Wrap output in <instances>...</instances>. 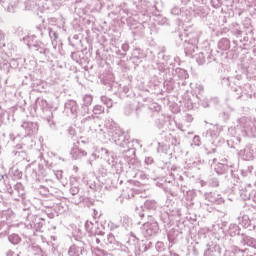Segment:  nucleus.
I'll return each mask as SVG.
<instances>
[{
  "label": "nucleus",
  "mask_w": 256,
  "mask_h": 256,
  "mask_svg": "<svg viewBox=\"0 0 256 256\" xmlns=\"http://www.w3.org/2000/svg\"><path fill=\"white\" fill-rule=\"evenodd\" d=\"M208 185L209 187H219L220 182H219V178L216 177H212L208 180Z\"/></svg>",
  "instance_id": "0e129e2a"
},
{
  "label": "nucleus",
  "mask_w": 256,
  "mask_h": 256,
  "mask_svg": "<svg viewBox=\"0 0 256 256\" xmlns=\"http://www.w3.org/2000/svg\"><path fill=\"white\" fill-rule=\"evenodd\" d=\"M49 171H51V169L45 168L43 164H39L37 170L29 167L27 168L26 173H31L32 179H35L36 181H41L42 179H45L47 175H49Z\"/></svg>",
  "instance_id": "dca6fc26"
},
{
  "label": "nucleus",
  "mask_w": 256,
  "mask_h": 256,
  "mask_svg": "<svg viewBox=\"0 0 256 256\" xmlns=\"http://www.w3.org/2000/svg\"><path fill=\"white\" fill-rule=\"evenodd\" d=\"M92 157H94V159H104V161H107L108 165H111V167L116 170V173L123 171L121 164L115 162L113 152H110L107 148H98L95 153H92Z\"/></svg>",
  "instance_id": "6e6552de"
},
{
  "label": "nucleus",
  "mask_w": 256,
  "mask_h": 256,
  "mask_svg": "<svg viewBox=\"0 0 256 256\" xmlns=\"http://www.w3.org/2000/svg\"><path fill=\"white\" fill-rule=\"evenodd\" d=\"M217 47L218 50L213 51V61L215 63H221V58L225 54V51H229V49H231V41L228 38H222L218 41Z\"/></svg>",
  "instance_id": "f8f14e48"
},
{
  "label": "nucleus",
  "mask_w": 256,
  "mask_h": 256,
  "mask_svg": "<svg viewBox=\"0 0 256 256\" xmlns=\"http://www.w3.org/2000/svg\"><path fill=\"white\" fill-rule=\"evenodd\" d=\"M70 155L72 159H75V160H79V159H83V157H87V153L85 152V150H81L77 146L72 147L70 151Z\"/></svg>",
  "instance_id": "f704fd0d"
},
{
  "label": "nucleus",
  "mask_w": 256,
  "mask_h": 256,
  "mask_svg": "<svg viewBox=\"0 0 256 256\" xmlns=\"http://www.w3.org/2000/svg\"><path fill=\"white\" fill-rule=\"evenodd\" d=\"M154 109L155 111L153 112V116L158 117L155 121V125L158 129H163V127H165V116L159 114V105L154 104Z\"/></svg>",
  "instance_id": "cd10ccee"
},
{
  "label": "nucleus",
  "mask_w": 256,
  "mask_h": 256,
  "mask_svg": "<svg viewBox=\"0 0 256 256\" xmlns=\"http://www.w3.org/2000/svg\"><path fill=\"white\" fill-rule=\"evenodd\" d=\"M35 107L36 109H41L42 111H45V109L49 107V103H47V100L43 98H37L35 101Z\"/></svg>",
  "instance_id": "49530a36"
},
{
  "label": "nucleus",
  "mask_w": 256,
  "mask_h": 256,
  "mask_svg": "<svg viewBox=\"0 0 256 256\" xmlns=\"http://www.w3.org/2000/svg\"><path fill=\"white\" fill-rule=\"evenodd\" d=\"M204 199L213 205H223V203H225V199L219 192H206Z\"/></svg>",
  "instance_id": "6ab92c4d"
},
{
  "label": "nucleus",
  "mask_w": 256,
  "mask_h": 256,
  "mask_svg": "<svg viewBox=\"0 0 256 256\" xmlns=\"http://www.w3.org/2000/svg\"><path fill=\"white\" fill-rule=\"evenodd\" d=\"M64 111L67 115H70V117L77 119V117H79V105L77 104V101L68 100L64 104Z\"/></svg>",
  "instance_id": "f3484780"
},
{
  "label": "nucleus",
  "mask_w": 256,
  "mask_h": 256,
  "mask_svg": "<svg viewBox=\"0 0 256 256\" xmlns=\"http://www.w3.org/2000/svg\"><path fill=\"white\" fill-rule=\"evenodd\" d=\"M225 245L227 247H230V253H232L234 256H242L243 253H245L244 250H241V248L237 247L236 245L233 244V240L230 239L229 241H225Z\"/></svg>",
  "instance_id": "c9c22d12"
},
{
  "label": "nucleus",
  "mask_w": 256,
  "mask_h": 256,
  "mask_svg": "<svg viewBox=\"0 0 256 256\" xmlns=\"http://www.w3.org/2000/svg\"><path fill=\"white\" fill-rule=\"evenodd\" d=\"M239 157H241L244 161H251L253 159V155H255V149H253L252 144H248L244 149L238 152Z\"/></svg>",
  "instance_id": "5701e85b"
},
{
  "label": "nucleus",
  "mask_w": 256,
  "mask_h": 256,
  "mask_svg": "<svg viewBox=\"0 0 256 256\" xmlns=\"http://www.w3.org/2000/svg\"><path fill=\"white\" fill-rule=\"evenodd\" d=\"M45 44H43V42H41V41H38V42H35V44H33L31 47H30V49L32 50V51H36V53L39 51V49L41 48V47H43Z\"/></svg>",
  "instance_id": "774afa93"
},
{
  "label": "nucleus",
  "mask_w": 256,
  "mask_h": 256,
  "mask_svg": "<svg viewBox=\"0 0 256 256\" xmlns=\"http://www.w3.org/2000/svg\"><path fill=\"white\" fill-rule=\"evenodd\" d=\"M32 251L35 256H47V252H45L43 249H41V246L37 244L32 245Z\"/></svg>",
  "instance_id": "09e8293b"
},
{
  "label": "nucleus",
  "mask_w": 256,
  "mask_h": 256,
  "mask_svg": "<svg viewBox=\"0 0 256 256\" xmlns=\"http://www.w3.org/2000/svg\"><path fill=\"white\" fill-rule=\"evenodd\" d=\"M78 115H80V117H85V115H89V106L81 104V109L80 111L78 110Z\"/></svg>",
  "instance_id": "e2e57ef3"
},
{
  "label": "nucleus",
  "mask_w": 256,
  "mask_h": 256,
  "mask_svg": "<svg viewBox=\"0 0 256 256\" xmlns=\"http://www.w3.org/2000/svg\"><path fill=\"white\" fill-rule=\"evenodd\" d=\"M147 57V53L144 52L141 48H135L132 52V57L130 58V61L132 63H135V59H137L136 63H141L143 59Z\"/></svg>",
  "instance_id": "7c9ffc66"
},
{
  "label": "nucleus",
  "mask_w": 256,
  "mask_h": 256,
  "mask_svg": "<svg viewBox=\"0 0 256 256\" xmlns=\"http://www.w3.org/2000/svg\"><path fill=\"white\" fill-rule=\"evenodd\" d=\"M49 0H26L24 2V9L26 11H43L49 10Z\"/></svg>",
  "instance_id": "9b49d317"
},
{
  "label": "nucleus",
  "mask_w": 256,
  "mask_h": 256,
  "mask_svg": "<svg viewBox=\"0 0 256 256\" xmlns=\"http://www.w3.org/2000/svg\"><path fill=\"white\" fill-rule=\"evenodd\" d=\"M158 215H159L160 221L164 223V227H167V225H171L173 223V220L167 210L164 212H159Z\"/></svg>",
  "instance_id": "a19ab883"
},
{
  "label": "nucleus",
  "mask_w": 256,
  "mask_h": 256,
  "mask_svg": "<svg viewBox=\"0 0 256 256\" xmlns=\"http://www.w3.org/2000/svg\"><path fill=\"white\" fill-rule=\"evenodd\" d=\"M181 235L182 233L178 228L170 229L167 233L169 243L175 245V243H177L179 239H181Z\"/></svg>",
  "instance_id": "bb28decb"
},
{
  "label": "nucleus",
  "mask_w": 256,
  "mask_h": 256,
  "mask_svg": "<svg viewBox=\"0 0 256 256\" xmlns=\"http://www.w3.org/2000/svg\"><path fill=\"white\" fill-rule=\"evenodd\" d=\"M0 5L8 13H15L19 9V5H21V0H0Z\"/></svg>",
  "instance_id": "aec40b11"
},
{
  "label": "nucleus",
  "mask_w": 256,
  "mask_h": 256,
  "mask_svg": "<svg viewBox=\"0 0 256 256\" xmlns=\"http://www.w3.org/2000/svg\"><path fill=\"white\" fill-rule=\"evenodd\" d=\"M104 126L115 145L120 147L119 155L121 159H124L128 165H135L136 150L133 143L127 138V132L123 131L113 119L106 120Z\"/></svg>",
  "instance_id": "f257e3e1"
},
{
  "label": "nucleus",
  "mask_w": 256,
  "mask_h": 256,
  "mask_svg": "<svg viewBox=\"0 0 256 256\" xmlns=\"http://www.w3.org/2000/svg\"><path fill=\"white\" fill-rule=\"evenodd\" d=\"M82 105L89 107L93 103V96L90 94H86L82 98Z\"/></svg>",
  "instance_id": "3c124183"
},
{
  "label": "nucleus",
  "mask_w": 256,
  "mask_h": 256,
  "mask_svg": "<svg viewBox=\"0 0 256 256\" xmlns=\"http://www.w3.org/2000/svg\"><path fill=\"white\" fill-rule=\"evenodd\" d=\"M145 221L140 227V233L146 239H150V237H157L159 235V223L155 218H142Z\"/></svg>",
  "instance_id": "0eeeda50"
},
{
  "label": "nucleus",
  "mask_w": 256,
  "mask_h": 256,
  "mask_svg": "<svg viewBox=\"0 0 256 256\" xmlns=\"http://www.w3.org/2000/svg\"><path fill=\"white\" fill-rule=\"evenodd\" d=\"M20 61L21 59L12 58L8 63L6 59V60H2V62H0V65H2L4 69H9V67H11L12 69H17V67H19Z\"/></svg>",
  "instance_id": "58836bf2"
},
{
  "label": "nucleus",
  "mask_w": 256,
  "mask_h": 256,
  "mask_svg": "<svg viewBox=\"0 0 256 256\" xmlns=\"http://www.w3.org/2000/svg\"><path fill=\"white\" fill-rule=\"evenodd\" d=\"M94 235H98L99 237H103L105 235V226H103V224L98 225L95 228Z\"/></svg>",
  "instance_id": "4d7b16f0"
},
{
  "label": "nucleus",
  "mask_w": 256,
  "mask_h": 256,
  "mask_svg": "<svg viewBox=\"0 0 256 256\" xmlns=\"http://www.w3.org/2000/svg\"><path fill=\"white\" fill-rule=\"evenodd\" d=\"M15 157H18L19 159H22L23 161H25V159H27V152H25L24 150L21 151H13Z\"/></svg>",
  "instance_id": "69168bd1"
},
{
  "label": "nucleus",
  "mask_w": 256,
  "mask_h": 256,
  "mask_svg": "<svg viewBox=\"0 0 256 256\" xmlns=\"http://www.w3.org/2000/svg\"><path fill=\"white\" fill-rule=\"evenodd\" d=\"M36 33L39 34L40 37H45V35H48L54 49H57V43H59V33L57 32V30L51 27L47 28L43 25H38L36 26Z\"/></svg>",
  "instance_id": "9d476101"
},
{
  "label": "nucleus",
  "mask_w": 256,
  "mask_h": 256,
  "mask_svg": "<svg viewBox=\"0 0 256 256\" xmlns=\"http://www.w3.org/2000/svg\"><path fill=\"white\" fill-rule=\"evenodd\" d=\"M183 37H189L188 40H184V53L186 55V57H191L193 59V57H195V53H197V51H199V47L197 46V44L199 43V36L197 34H179V40L183 41Z\"/></svg>",
  "instance_id": "423d86ee"
},
{
  "label": "nucleus",
  "mask_w": 256,
  "mask_h": 256,
  "mask_svg": "<svg viewBox=\"0 0 256 256\" xmlns=\"http://www.w3.org/2000/svg\"><path fill=\"white\" fill-rule=\"evenodd\" d=\"M235 129L236 133H240L242 137H256V122L249 117L238 119Z\"/></svg>",
  "instance_id": "39448f33"
},
{
  "label": "nucleus",
  "mask_w": 256,
  "mask_h": 256,
  "mask_svg": "<svg viewBox=\"0 0 256 256\" xmlns=\"http://www.w3.org/2000/svg\"><path fill=\"white\" fill-rule=\"evenodd\" d=\"M199 249H201L199 242H191L187 247L188 255L199 256Z\"/></svg>",
  "instance_id": "4c0bfd02"
},
{
  "label": "nucleus",
  "mask_w": 256,
  "mask_h": 256,
  "mask_svg": "<svg viewBox=\"0 0 256 256\" xmlns=\"http://www.w3.org/2000/svg\"><path fill=\"white\" fill-rule=\"evenodd\" d=\"M53 188H49V187H46V186H43L41 185L39 188H38V192L40 193V195H44L45 197H47V195H51V190Z\"/></svg>",
  "instance_id": "603ef678"
},
{
  "label": "nucleus",
  "mask_w": 256,
  "mask_h": 256,
  "mask_svg": "<svg viewBox=\"0 0 256 256\" xmlns=\"http://www.w3.org/2000/svg\"><path fill=\"white\" fill-rule=\"evenodd\" d=\"M0 211H7L10 213L9 217L3 218L0 217V235H7L9 233V230L11 229V223L7 222L11 217H13V212L11 210H0Z\"/></svg>",
  "instance_id": "4be33fe9"
},
{
  "label": "nucleus",
  "mask_w": 256,
  "mask_h": 256,
  "mask_svg": "<svg viewBox=\"0 0 256 256\" xmlns=\"http://www.w3.org/2000/svg\"><path fill=\"white\" fill-rule=\"evenodd\" d=\"M21 128L24 129L27 136L22 140V144L16 145V149H29L33 144L29 145L27 142L33 143L31 135H37L39 124L37 122L25 121L21 124Z\"/></svg>",
  "instance_id": "20e7f679"
},
{
  "label": "nucleus",
  "mask_w": 256,
  "mask_h": 256,
  "mask_svg": "<svg viewBox=\"0 0 256 256\" xmlns=\"http://www.w3.org/2000/svg\"><path fill=\"white\" fill-rule=\"evenodd\" d=\"M194 57H196V63H198V65H205V63H213V59H215V52L210 48H205L198 54H195Z\"/></svg>",
  "instance_id": "2eb2a0df"
},
{
  "label": "nucleus",
  "mask_w": 256,
  "mask_h": 256,
  "mask_svg": "<svg viewBox=\"0 0 256 256\" xmlns=\"http://www.w3.org/2000/svg\"><path fill=\"white\" fill-rule=\"evenodd\" d=\"M223 131V126L221 125H211V127L202 133V137L212 143L213 145H217V143H221L219 137L221 132Z\"/></svg>",
  "instance_id": "1a4fd4ad"
},
{
  "label": "nucleus",
  "mask_w": 256,
  "mask_h": 256,
  "mask_svg": "<svg viewBox=\"0 0 256 256\" xmlns=\"http://www.w3.org/2000/svg\"><path fill=\"white\" fill-rule=\"evenodd\" d=\"M1 181L4 184L3 192L9 193L13 196L14 201H21V199H25V186L21 182H16L13 179H9L7 175H1Z\"/></svg>",
  "instance_id": "7ed1b4c3"
},
{
  "label": "nucleus",
  "mask_w": 256,
  "mask_h": 256,
  "mask_svg": "<svg viewBox=\"0 0 256 256\" xmlns=\"http://www.w3.org/2000/svg\"><path fill=\"white\" fill-rule=\"evenodd\" d=\"M158 62H157V66H158V69L159 71H164L165 67H167V65H171V62L170 61V57L165 55L164 52H160L158 53Z\"/></svg>",
  "instance_id": "c85d7f7f"
},
{
  "label": "nucleus",
  "mask_w": 256,
  "mask_h": 256,
  "mask_svg": "<svg viewBox=\"0 0 256 256\" xmlns=\"http://www.w3.org/2000/svg\"><path fill=\"white\" fill-rule=\"evenodd\" d=\"M207 249L204 251V256H218L221 255V246L215 242H210L206 245Z\"/></svg>",
  "instance_id": "b1692460"
},
{
  "label": "nucleus",
  "mask_w": 256,
  "mask_h": 256,
  "mask_svg": "<svg viewBox=\"0 0 256 256\" xmlns=\"http://www.w3.org/2000/svg\"><path fill=\"white\" fill-rule=\"evenodd\" d=\"M85 243L78 242L73 244L68 249V256H87V250L84 247Z\"/></svg>",
  "instance_id": "a211bd4d"
},
{
  "label": "nucleus",
  "mask_w": 256,
  "mask_h": 256,
  "mask_svg": "<svg viewBox=\"0 0 256 256\" xmlns=\"http://www.w3.org/2000/svg\"><path fill=\"white\" fill-rule=\"evenodd\" d=\"M145 25H147L146 22L140 23V22H133L130 25V29L132 30L133 33L139 34L143 29H145Z\"/></svg>",
  "instance_id": "a18cd8bd"
},
{
  "label": "nucleus",
  "mask_w": 256,
  "mask_h": 256,
  "mask_svg": "<svg viewBox=\"0 0 256 256\" xmlns=\"http://www.w3.org/2000/svg\"><path fill=\"white\" fill-rule=\"evenodd\" d=\"M10 173H11V175H13V177L15 179H21V177H23V172L21 170H19V168H17V167H13L10 170Z\"/></svg>",
  "instance_id": "5fc2aeb1"
},
{
  "label": "nucleus",
  "mask_w": 256,
  "mask_h": 256,
  "mask_svg": "<svg viewBox=\"0 0 256 256\" xmlns=\"http://www.w3.org/2000/svg\"><path fill=\"white\" fill-rule=\"evenodd\" d=\"M46 123L49 125L50 129H57V126L55 124V121L53 120V113H51L47 118H46Z\"/></svg>",
  "instance_id": "680f3d73"
},
{
  "label": "nucleus",
  "mask_w": 256,
  "mask_h": 256,
  "mask_svg": "<svg viewBox=\"0 0 256 256\" xmlns=\"http://www.w3.org/2000/svg\"><path fill=\"white\" fill-rule=\"evenodd\" d=\"M20 41H24V43L29 47V49L33 47V45H35L36 42H38L36 35L23 36L22 38H20Z\"/></svg>",
  "instance_id": "37998d69"
},
{
  "label": "nucleus",
  "mask_w": 256,
  "mask_h": 256,
  "mask_svg": "<svg viewBox=\"0 0 256 256\" xmlns=\"http://www.w3.org/2000/svg\"><path fill=\"white\" fill-rule=\"evenodd\" d=\"M168 214L170 215V219L173 221H179L181 219V215H183V211L181 208H177L175 206H171L167 209Z\"/></svg>",
  "instance_id": "473e14b6"
},
{
  "label": "nucleus",
  "mask_w": 256,
  "mask_h": 256,
  "mask_svg": "<svg viewBox=\"0 0 256 256\" xmlns=\"http://www.w3.org/2000/svg\"><path fill=\"white\" fill-rule=\"evenodd\" d=\"M238 241H239L240 245H247V247H252V249H256V239L245 234V233H242L239 236Z\"/></svg>",
  "instance_id": "a878e982"
},
{
  "label": "nucleus",
  "mask_w": 256,
  "mask_h": 256,
  "mask_svg": "<svg viewBox=\"0 0 256 256\" xmlns=\"http://www.w3.org/2000/svg\"><path fill=\"white\" fill-rule=\"evenodd\" d=\"M7 43V33L5 31L0 29V61H7L9 59V56L5 51H3V48L6 46Z\"/></svg>",
  "instance_id": "393cba45"
},
{
  "label": "nucleus",
  "mask_w": 256,
  "mask_h": 256,
  "mask_svg": "<svg viewBox=\"0 0 256 256\" xmlns=\"http://www.w3.org/2000/svg\"><path fill=\"white\" fill-rule=\"evenodd\" d=\"M155 209H157V202H155V200H146L138 211V216L140 219L155 218L151 213V211H155Z\"/></svg>",
  "instance_id": "ddd939ff"
},
{
  "label": "nucleus",
  "mask_w": 256,
  "mask_h": 256,
  "mask_svg": "<svg viewBox=\"0 0 256 256\" xmlns=\"http://www.w3.org/2000/svg\"><path fill=\"white\" fill-rule=\"evenodd\" d=\"M170 13L175 17H179V15H182L181 8H179L178 6H174L173 8H171Z\"/></svg>",
  "instance_id": "338daca9"
},
{
  "label": "nucleus",
  "mask_w": 256,
  "mask_h": 256,
  "mask_svg": "<svg viewBox=\"0 0 256 256\" xmlns=\"http://www.w3.org/2000/svg\"><path fill=\"white\" fill-rule=\"evenodd\" d=\"M243 76L238 74L236 76L224 77L222 78V85L224 87H230L231 91L236 93V99H241L243 95H249V89H251V84H242L241 80Z\"/></svg>",
  "instance_id": "f03ea898"
},
{
  "label": "nucleus",
  "mask_w": 256,
  "mask_h": 256,
  "mask_svg": "<svg viewBox=\"0 0 256 256\" xmlns=\"http://www.w3.org/2000/svg\"><path fill=\"white\" fill-rule=\"evenodd\" d=\"M181 82H176L175 78H170V79H165L164 81V87L166 89V91H168L169 93H171V91H175V89H177V87H179Z\"/></svg>",
  "instance_id": "e433bc0d"
},
{
  "label": "nucleus",
  "mask_w": 256,
  "mask_h": 256,
  "mask_svg": "<svg viewBox=\"0 0 256 256\" xmlns=\"http://www.w3.org/2000/svg\"><path fill=\"white\" fill-rule=\"evenodd\" d=\"M8 241L11 243V245H19L22 241V238L19 236V234L13 233L8 235Z\"/></svg>",
  "instance_id": "de8ad7c7"
},
{
  "label": "nucleus",
  "mask_w": 256,
  "mask_h": 256,
  "mask_svg": "<svg viewBox=\"0 0 256 256\" xmlns=\"http://www.w3.org/2000/svg\"><path fill=\"white\" fill-rule=\"evenodd\" d=\"M44 223L45 219L37 215L28 214L25 225L26 229H31L35 233V231H41L43 229Z\"/></svg>",
  "instance_id": "4468645a"
},
{
  "label": "nucleus",
  "mask_w": 256,
  "mask_h": 256,
  "mask_svg": "<svg viewBox=\"0 0 256 256\" xmlns=\"http://www.w3.org/2000/svg\"><path fill=\"white\" fill-rule=\"evenodd\" d=\"M228 233H229L230 237H236V239L239 241V236L243 232H241V228L237 224H230Z\"/></svg>",
  "instance_id": "ea45409f"
},
{
  "label": "nucleus",
  "mask_w": 256,
  "mask_h": 256,
  "mask_svg": "<svg viewBox=\"0 0 256 256\" xmlns=\"http://www.w3.org/2000/svg\"><path fill=\"white\" fill-rule=\"evenodd\" d=\"M54 209L56 213H58V215H63V213L67 211V205L60 203V204H57Z\"/></svg>",
  "instance_id": "6e6d98bb"
},
{
  "label": "nucleus",
  "mask_w": 256,
  "mask_h": 256,
  "mask_svg": "<svg viewBox=\"0 0 256 256\" xmlns=\"http://www.w3.org/2000/svg\"><path fill=\"white\" fill-rule=\"evenodd\" d=\"M101 102L108 107V109H111L113 107V100L108 98L107 96H102L101 97Z\"/></svg>",
  "instance_id": "052dcab7"
},
{
  "label": "nucleus",
  "mask_w": 256,
  "mask_h": 256,
  "mask_svg": "<svg viewBox=\"0 0 256 256\" xmlns=\"http://www.w3.org/2000/svg\"><path fill=\"white\" fill-rule=\"evenodd\" d=\"M177 185L178 187H180L181 193H184V194L186 193L188 197H191V201L195 199V193L189 189V185L186 182L178 183Z\"/></svg>",
  "instance_id": "79ce46f5"
},
{
  "label": "nucleus",
  "mask_w": 256,
  "mask_h": 256,
  "mask_svg": "<svg viewBox=\"0 0 256 256\" xmlns=\"http://www.w3.org/2000/svg\"><path fill=\"white\" fill-rule=\"evenodd\" d=\"M173 77H178V79H187L189 77V74L187 73V70L182 68H176L172 71Z\"/></svg>",
  "instance_id": "c03bdc74"
},
{
  "label": "nucleus",
  "mask_w": 256,
  "mask_h": 256,
  "mask_svg": "<svg viewBox=\"0 0 256 256\" xmlns=\"http://www.w3.org/2000/svg\"><path fill=\"white\" fill-rule=\"evenodd\" d=\"M36 53L42 56L43 59H47V57H49V49L45 46V44L41 46Z\"/></svg>",
  "instance_id": "8fccbe9b"
},
{
  "label": "nucleus",
  "mask_w": 256,
  "mask_h": 256,
  "mask_svg": "<svg viewBox=\"0 0 256 256\" xmlns=\"http://www.w3.org/2000/svg\"><path fill=\"white\" fill-rule=\"evenodd\" d=\"M153 247V242H151V240H149V238H147L146 240H142L138 250H135V255H141V253H147V251H149V249H152Z\"/></svg>",
  "instance_id": "c756f323"
},
{
  "label": "nucleus",
  "mask_w": 256,
  "mask_h": 256,
  "mask_svg": "<svg viewBox=\"0 0 256 256\" xmlns=\"http://www.w3.org/2000/svg\"><path fill=\"white\" fill-rule=\"evenodd\" d=\"M137 113V111H139V101L138 100H133L132 102H130L129 104H126V106L124 107V114H126L127 116L131 115L132 113Z\"/></svg>",
  "instance_id": "72a5a7b5"
},
{
  "label": "nucleus",
  "mask_w": 256,
  "mask_h": 256,
  "mask_svg": "<svg viewBox=\"0 0 256 256\" xmlns=\"http://www.w3.org/2000/svg\"><path fill=\"white\" fill-rule=\"evenodd\" d=\"M229 167H232V166L229 165L227 163V159H225V160H222V162H219L218 164H216L214 169L217 175H225V173L229 172Z\"/></svg>",
  "instance_id": "2f4dec72"
},
{
  "label": "nucleus",
  "mask_w": 256,
  "mask_h": 256,
  "mask_svg": "<svg viewBox=\"0 0 256 256\" xmlns=\"http://www.w3.org/2000/svg\"><path fill=\"white\" fill-rule=\"evenodd\" d=\"M71 59H73V61H76V63H80L81 59H83V52L81 51L72 52Z\"/></svg>",
  "instance_id": "864d4df0"
},
{
  "label": "nucleus",
  "mask_w": 256,
  "mask_h": 256,
  "mask_svg": "<svg viewBox=\"0 0 256 256\" xmlns=\"http://www.w3.org/2000/svg\"><path fill=\"white\" fill-rule=\"evenodd\" d=\"M93 113L94 115H101L102 113H105V107L97 104L93 107Z\"/></svg>",
  "instance_id": "bf43d9fd"
},
{
  "label": "nucleus",
  "mask_w": 256,
  "mask_h": 256,
  "mask_svg": "<svg viewBox=\"0 0 256 256\" xmlns=\"http://www.w3.org/2000/svg\"><path fill=\"white\" fill-rule=\"evenodd\" d=\"M237 221L241 227L248 229V231L256 230L255 224L251 221V219H249L248 215L240 214V216L237 217Z\"/></svg>",
  "instance_id": "412c9836"
},
{
  "label": "nucleus",
  "mask_w": 256,
  "mask_h": 256,
  "mask_svg": "<svg viewBox=\"0 0 256 256\" xmlns=\"http://www.w3.org/2000/svg\"><path fill=\"white\" fill-rule=\"evenodd\" d=\"M240 197H241V199H243V201H250V199H252L253 195L251 192H249L247 190H242V192L240 193Z\"/></svg>",
  "instance_id": "13d9d810"
}]
</instances>
